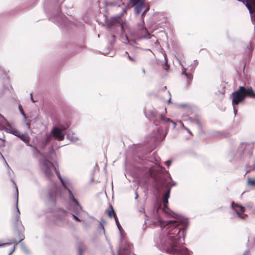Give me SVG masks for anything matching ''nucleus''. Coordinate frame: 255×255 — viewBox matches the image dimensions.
Listing matches in <instances>:
<instances>
[{
	"label": "nucleus",
	"instance_id": "nucleus-16",
	"mask_svg": "<svg viewBox=\"0 0 255 255\" xmlns=\"http://www.w3.org/2000/svg\"><path fill=\"white\" fill-rule=\"evenodd\" d=\"M67 190L69 193V199L73 201L75 204L79 205V204L78 201L75 198L71 190L69 189H67Z\"/></svg>",
	"mask_w": 255,
	"mask_h": 255
},
{
	"label": "nucleus",
	"instance_id": "nucleus-8",
	"mask_svg": "<svg viewBox=\"0 0 255 255\" xmlns=\"http://www.w3.org/2000/svg\"><path fill=\"white\" fill-rule=\"evenodd\" d=\"M232 207L234 210H235L239 218L242 219L245 218V216H246V215H242L245 211V209L244 207L240 206L238 204H235L234 202L232 204Z\"/></svg>",
	"mask_w": 255,
	"mask_h": 255
},
{
	"label": "nucleus",
	"instance_id": "nucleus-39",
	"mask_svg": "<svg viewBox=\"0 0 255 255\" xmlns=\"http://www.w3.org/2000/svg\"><path fill=\"white\" fill-rule=\"evenodd\" d=\"M124 12L126 13V10H124Z\"/></svg>",
	"mask_w": 255,
	"mask_h": 255
},
{
	"label": "nucleus",
	"instance_id": "nucleus-24",
	"mask_svg": "<svg viewBox=\"0 0 255 255\" xmlns=\"http://www.w3.org/2000/svg\"><path fill=\"white\" fill-rule=\"evenodd\" d=\"M72 217H73V218L77 221H80V219L77 217L75 215H74V214H72Z\"/></svg>",
	"mask_w": 255,
	"mask_h": 255
},
{
	"label": "nucleus",
	"instance_id": "nucleus-6",
	"mask_svg": "<svg viewBox=\"0 0 255 255\" xmlns=\"http://www.w3.org/2000/svg\"><path fill=\"white\" fill-rule=\"evenodd\" d=\"M168 199H166L165 198H162L163 205V208H162V211L164 212L166 215H169L170 216H172L176 219H178L179 217V215L177 214H176L170 210V209L167 207V204L168 203Z\"/></svg>",
	"mask_w": 255,
	"mask_h": 255
},
{
	"label": "nucleus",
	"instance_id": "nucleus-22",
	"mask_svg": "<svg viewBox=\"0 0 255 255\" xmlns=\"http://www.w3.org/2000/svg\"><path fill=\"white\" fill-rule=\"evenodd\" d=\"M128 58L130 61L133 62H136V58L135 57H131L129 55H128Z\"/></svg>",
	"mask_w": 255,
	"mask_h": 255
},
{
	"label": "nucleus",
	"instance_id": "nucleus-3",
	"mask_svg": "<svg viewBox=\"0 0 255 255\" xmlns=\"http://www.w3.org/2000/svg\"><path fill=\"white\" fill-rule=\"evenodd\" d=\"M18 203V199H17V204ZM17 211L11 219V224L13 229L14 235L16 237L11 239L9 241L10 244H14V246L13 249L10 252L8 255L11 254L15 251L16 247L17 246L19 243L21 242L24 239V235L23 232L24 228L22 225L21 221L19 220L20 212L16 206Z\"/></svg>",
	"mask_w": 255,
	"mask_h": 255
},
{
	"label": "nucleus",
	"instance_id": "nucleus-4",
	"mask_svg": "<svg viewBox=\"0 0 255 255\" xmlns=\"http://www.w3.org/2000/svg\"><path fill=\"white\" fill-rule=\"evenodd\" d=\"M230 97L232 99L233 106H235L243 102L247 97L255 98V92L251 87L246 88L244 86H240L237 91L230 95Z\"/></svg>",
	"mask_w": 255,
	"mask_h": 255
},
{
	"label": "nucleus",
	"instance_id": "nucleus-36",
	"mask_svg": "<svg viewBox=\"0 0 255 255\" xmlns=\"http://www.w3.org/2000/svg\"><path fill=\"white\" fill-rule=\"evenodd\" d=\"M154 124H155L156 125H157V122H156L155 121H154Z\"/></svg>",
	"mask_w": 255,
	"mask_h": 255
},
{
	"label": "nucleus",
	"instance_id": "nucleus-1",
	"mask_svg": "<svg viewBox=\"0 0 255 255\" xmlns=\"http://www.w3.org/2000/svg\"><path fill=\"white\" fill-rule=\"evenodd\" d=\"M153 224L160 227L169 226L166 229L167 236L162 241V246L167 253L175 255H189L188 249L184 247L182 242L185 235V230H182L179 227L177 221H164L158 217L152 221Z\"/></svg>",
	"mask_w": 255,
	"mask_h": 255
},
{
	"label": "nucleus",
	"instance_id": "nucleus-29",
	"mask_svg": "<svg viewBox=\"0 0 255 255\" xmlns=\"http://www.w3.org/2000/svg\"><path fill=\"white\" fill-rule=\"evenodd\" d=\"M57 175H58V177H59V179H60V180H61V181L62 182H63V180H62V178L61 177L60 175V174H59V173H57Z\"/></svg>",
	"mask_w": 255,
	"mask_h": 255
},
{
	"label": "nucleus",
	"instance_id": "nucleus-19",
	"mask_svg": "<svg viewBox=\"0 0 255 255\" xmlns=\"http://www.w3.org/2000/svg\"><path fill=\"white\" fill-rule=\"evenodd\" d=\"M248 184L249 185L252 186H255V179L250 178H248Z\"/></svg>",
	"mask_w": 255,
	"mask_h": 255
},
{
	"label": "nucleus",
	"instance_id": "nucleus-30",
	"mask_svg": "<svg viewBox=\"0 0 255 255\" xmlns=\"http://www.w3.org/2000/svg\"><path fill=\"white\" fill-rule=\"evenodd\" d=\"M250 254V252L247 251H246L244 253V255H249Z\"/></svg>",
	"mask_w": 255,
	"mask_h": 255
},
{
	"label": "nucleus",
	"instance_id": "nucleus-10",
	"mask_svg": "<svg viewBox=\"0 0 255 255\" xmlns=\"http://www.w3.org/2000/svg\"><path fill=\"white\" fill-rule=\"evenodd\" d=\"M106 213L108 215V217L110 218H112V217H114L116 223L118 226V227L120 226L118 218L117 216V215L113 209V207L112 206L110 205L108 208H107L105 211Z\"/></svg>",
	"mask_w": 255,
	"mask_h": 255
},
{
	"label": "nucleus",
	"instance_id": "nucleus-12",
	"mask_svg": "<svg viewBox=\"0 0 255 255\" xmlns=\"http://www.w3.org/2000/svg\"><path fill=\"white\" fill-rule=\"evenodd\" d=\"M67 215V212L63 209H59L57 210L55 216L57 218L62 220Z\"/></svg>",
	"mask_w": 255,
	"mask_h": 255
},
{
	"label": "nucleus",
	"instance_id": "nucleus-11",
	"mask_svg": "<svg viewBox=\"0 0 255 255\" xmlns=\"http://www.w3.org/2000/svg\"><path fill=\"white\" fill-rule=\"evenodd\" d=\"M254 45L252 43H250L248 45H247L245 51V53L247 58L250 59L252 55Z\"/></svg>",
	"mask_w": 255,
	"mask_h": 255
},
{
	"label": "nucleus",
	"instance_id": "nucleus-13",
	"mask_svg": "<svg viewBox=\"0 0 255 255\" xmlns=\"http://www.w3.org/2000/svg\"><path fill=\"white\" fill-rule=\"evenodd\" d=\"M182 74L184 76V78L186 80L187 83L188 84H190L193 78L192 75L191 74L187 73L186 69L183 70Z\"/></svg>",
	"mask_w": 255,
	"mask_h": 255
},
{
	"label": "nucleus",
	"instance_id": "nucleus-23",
	"mask_svg": "<svg viewBox=\"0 0 255 255\" xmlns=\"http://www.w3.org/2000/svg\"><path fill=\"white\" fill-rule=\"evenodd\" d=\"M9 245H10V243H9H9H2L0 241V247L6 246Z\"/></svg>",
	"mask_w": 255,
	"mask_h": 255
},
{
	"label": "nucleus",
	"instance_id": "nucleus-37",
	"mask_svg": "<svg viewBox=\"0 0 255 255\" xmlns=\"http://www.w3.org/2000/svg\"><path fill=\"white\" fill-rule=\"evenodd\" d=\"M144 13H145V12H144L143 13H142V16H143V15H144Z\"/></svg>",
	"mask_w": 255,
	"mask_h": 255
},
{
	"label": "nucleus",
	"instance_id": "nucleus-31",
	"mask_svg": "<svg viewBox=\"0 0 255 255\" xmlns=\"http://www.w3.org/2000/svg\"><path fill=\"white\" fill-rule=\"evenodd\" d=\"M234 111L235 115H236V114L237 113V111H238V110L234 107Z\"/></svg>",
	"mask_w": 255,
	"mask_h": 255
},
{
	"label": "nucleus",
	"instance_id": "nucleus-35",
	"mask_svg": "<svg viewBox=\"0 0 255 255\" xmlns=\"http://www.w3.org/2000/svg\"><path fill=\"white\" fill-rule=\"evenodd\" d=\"M27 126L28 127V128H30V124H27Z\"/></svg>",
	"mask_w": 255,
	"mask_h": 255
},
{
	"label": "nucleus",
	"instance_id": "nucleus-32",
	"mask_svg": "<svg viewBox=\"0 0 255 255\" xmlns=\"http://www.w3.org/2000/svg\"><path fill=\"white\" fill-rule=\"evenodd\" d=\"M31 100L33 102H35V101H34L33 99V97H32V95L31 94Z\"/></svg>",
	"mask_w": 255,
	"mask_h": 255
},
{
	"label": "nucleus",
	"instance_id": "nucleus-14",
	"mask_svg": "<svg viewBox=\"0 0 255 255\" xmlns=\"http://www.w3.org/2000/svg\"><path fill=\"white\" fill-rule=\"evenodd\" d=\"M161 122L163 123H167L171 122L173 124L174 127H175L176 124L174 122H173L169 118H166L164 116L162 115H160L158 117Z\"/></svg>",
	"mask_w": 255,
	"mask_h": 255
},
{
	"label": "nucleus",
	"instance_id": "nucleus-25",
	"mask_svg": "<svg viewBox=\"0 0 255 255\" xmlns=\"http://www.w3.org/2000/svg\"><path fill=\"white\" fill-rule=\"evenodd\" d=\"M171 164V160H167L165 162V164L167 167H169L170 165Z\"/></svg>",
	"mask_w": 255,
	"mask_h": 255
},
{
	"label": "nucleus",
	"instance_id": "nucleus-27",
	"mask_svg": "<svg viewBox=\"0 0 255 255\" xmlns=\"http://www.w3.org/2000/svg\"><path fill=\"white\" fill-rule=\"evenodd\" d=\"M48 197L50 200H53V195L51 193H49L48 195Z\"/></svg>",
	"mask_w": 255,
	"mask_h": 255
},
{
	"label": "nucleus",
	"instance_id": "nucleus-5",
	"mask_svg": "<svg viewBox=\"0 0 255 255\" xmlns=\"http://www.w3.org/2000/svg\"><path fill=\"white\" fill-rule=\"evenodd\" d=\"M254 144L252 142H242L238 146L237 152L245 158H251L254 149Z\"/></svg>",
	"mask_w": 255,
	"mask_h": 255
},
{
	"label": "nucleus",
	"instance_id": "nucleus-34",
	"mask_svg": "<svg viewBox=\"0 0 255 255\" xmlns=\"http://www.w3.org/2000/svg\"><path fill=\"white\" fill-rule=\"evenodd\" d=\"M0 117H1L2 119H3V120H4V121H6V120L4 118V117H3V116H0Z\"/></svg>",
	"mask_w": 255,
	"mask_h": 255
},
{
	"label": "nucleus",
	"instance_id": "nucleus-7",
	"mask_svg": "<svg viewBox=\"0 0 255 255\" xmlns=\"http://www.w3.org/2000/svg\"><path fill=\"white\" fill-rule=\"evenodd\" d=\"M65 128L61 129L58 128H54L51 131L52 136L59 141H62L64 138V134L62 133L63 130Z\"/></svg>",
	"mask_w": 255,
	"mask_h": 255
},
{
	"label": "nucleus",
	"instance_id": "nucleus-40",
	"mask_svg": "<svg viewBox=\"0 0 255 255\" xmlns=\"http://www.w3.org/2000/svg\"><path fill=\"white\" fill-rule=\"evenodd\" d=\"M119 255H121L120 254Z\"/></svg>",
	"mask_w": 255,
	"mask_h": 255
},
{
	"label": "nucleus",
	"instance_id": "nucleus-28",
	"mask_svg": "<svg viewBox=\"0 0 255 255\" xmlns=\"http://www.w3.org/2000/svg\"><path fill=\"white\" fill-rule=\"evenodd\" d=\"M50 137L49 136H48L47 137H46V142H48L50 141Z\"/></svg>",
	"mask_w": 255,
	"mask_h": 255
},
{
	"label": "nucleus",
	"instance_id": "nucleus-9",
	"mask_svg": "<svg viewBox=\"0 0 255 255\" xmlns=\"http://www.w3.org/2000/svg\"><path fill=\"white\" fill-rule=\"evenodd\" d=\"M130 149L135 153L145 154L147 153L145 151V147L142 144H134L130 147Z\"/></svg>",
	"mask_w": 255,
	"mask_h": 255
},
{
	"label": "nucleus",
	"instance_id": "nucleus-33",
	"mask_svg": "<svg viewBox=\"0 0 255 255\" xmlns=\"http://www.w3.org/2000/svg\"><path fill=\"white\" fill-rule=\"evenodd\" d=\"M161 206V204L159 206V207H158V209H157V212H158V211H159V210L160 209V206Z\"/></svg>",
	"mask_w": 255,
	"mask_h": 255
},
{
	"label": "nucleus",
	"instance_id": "nucleus-18",
	"mask_svg": "<svg viewBox=\"0 0 255 255\" xmlns=\"http://www.w3.org/2000/svg\"><path fill=\"white\" fill-rule=\"evenodd\" d=\"M130 3L132 6H134L138 4H141L142 2H145V0H130Z\"/></svg>",
	"mask_w": 255,
	"mask_h": 255
},
{
	"label": "nucleus",
	"instance_id": "nucleus-17",
	"mask_svg": "<svg viewBox=\"0 0 255 255\" xmlns=\"http://www.w3.org/2000/svg\"><path fill=\"white\" fill-rule=\"evenodd\" d=\"M18 137L21 140H22L25 143H29L30 138L27 135L24 134H20Z\"/></svg>",
	"mask_w": 255,
	"mask_h": 255
},
{
	"label": "nucleus",
	"instance_id": "nucleus-38",
	"mask_svg": "<svg viewBox=\"0 0 255 255\" xmlns=\"http://www.w3.org/2000/svg\"><path fill=\"white\" fill-rule=\"evenodd\" d=\"M123 27H124V26H123V25L122 24V28H123Z\"/></svg>",
	"mask_w": 255,
	"mask_h": 255
},
{
	"label": "nucleus",
	"instance_id": "nucleus-20",
	"mask_svg": "<svg viewBox=\"0 0 255 255\" xmlns=\"http://www.w3.org/2000/svg\"><path fill=\"white\" fill-rule=\"evenodd\" d=\"M246 5L247 7V8H248V9L249 10L251 14H252L254 12V11H253V7H252V5H251V4L249 2H247L246 4Z\"/></svg>",
	"mask_w": 255,
	"mask_h": 255
},
{
	"label": "nucleus",
	"instance_id": "nucleus-26",
	"mask_svg": "<svg viewBox=\"0 0 255 255\" xmlns=\"http://www.w3.org/2000/svg\"><path fill=\"white\" fill-rule=\"evenodd\" d=\"M19 108L20 111H21V112L22 114H23V115H24V116H25V114H24V111H23V109H22V108L21 106H19Z\"/></svg>",
	"mask_w": 255,
	"mask_h": 255
},
{
	"label": "nucleus",
	"instance_id": "nucleus-15",
	"mask_svg": "<svg viewBox=\"0 0 255 255\" xmlns=\"http://www.w3.org/2000/svg\"><path fill=\"white\" fill-rule=\"evenodd\" d=\"M134 11L136 14H138L143 8L144 7L145 4L144 2L141 3V4H138L135 5Z\"/></svg>",
	"mask_w": 255,
	"mask_h": 255
},
{
	"label": "nucleus",
	"instance_id": "nucleus-2",
	"mask_svg": "<svg viewBox=\"0 0 255 255\" xmlns=\"http://www.w3.org/2000/svg\"><path fill=\"white\" fill-rule=\"evenodd\" d=\"M153 172L155 173L154 180L156 189L159 190L163 187H166L167 190L163 198L168 199L170 197L171 191V189L169 187L170 182L167 181V177L169 175L168 172L166 171L163 167L158 166L156 168L148 170L147 172V176L149 177L152 176Z\"/></svg>",
	"mask_w": 255,
	"mask_h": 255
},
{
	"label": "nucleus",
	"instance_id": "nucleus-21",
	"mask_svg": "<svg viewBox=\"0 0 255 255\" xmlns=\"http://www.w3.org/2000/svg\"><path fill=\"white\" fill-rule=\"evenodd\" d=\"M10 132L12 133V134H13L14 135H15V136H18V137L20 134V132L18 130H17V129H14L11 130Z\"/></svg>",
	"mask_w": 255,
	"mask_h": 255
}]
</instances>
